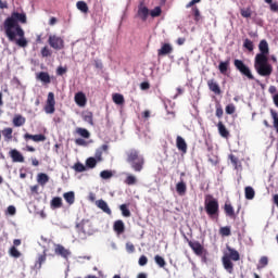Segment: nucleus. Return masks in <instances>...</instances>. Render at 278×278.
<instances>
[{
    "instance_id": "1",
    "label": "nucleus",
    "mask_w": 278,
    "mask_h": 278,
    "mask_svg": "<svg viewBox=\"0 0 278 278\" xmlns=\"http://www.w3.org/2000/svg\"><path fill=\"white\" fill-rule=\"evenodd\" d=\"M18 23L22 25L27 24V14L25 12L18 13L14 11L11 13V16L4 20V34L11 42L16 40V36H23V27Z\"/></svg>"
},
{
    "instance_id": "2",
    "label": "nucleus",
    "mask_w": 278,
    "mask_h": 278,
    "mask_svg": "<svg viewBox=\"0 0 278 278\" xmlns=\"http://www.w3.org/2000/svg\"><path fill=\"white\" fill-rule=\"evenodd\" d=\"M233 262H240V252L227 245L226 251H224V254L222 257V263L225 270H227L229 275L233 274Z\"/></svg>"
},
{
    "instance_id": "3",
    "label": "nucleus",
    "mask_w": 278,
    "mask_h": 278,
    "mask_svg": "<svg viewBox=\"0 0 278 278\" xmlns=\"http://www.w3.org/2000/svg\"><path fill=\"white\" fill-rule=\"evenodd\" d=\"M126 162L135 173H142L144 168V156L137 149H130L126 152Z\"/></svg>"
},
{
    "instance_id": "4",
    "label": "nucleus",
    "mask_w": 278,
    "mask_h": 278,
    "mask_svg": "<svg viewBox=\"0 0 278 278\" xmlns=\"http://www.w3.org/2000/svg\"><path fill=\"white\" fill-rule=\"evenodd\" d=\"M254 68L261 77L273 75V65L268 63V59H254Z\"/></svg>"
},
{
    "instance_id": "5",
    "label": "nucleus",
    "mask_w": 278,
    "mask_h": 278,
    "mask_svg": "<svg viewBox=\"0 0 278 278\" xmlns=\"http://www.w3.org/2000/svg\"><path fill=\"white\" fill-rule=\"evenodd\" d=\"M204 207H205V212H206L207 216H210V218H214V217L218 216V214L220 212L218 200H216L214 198V195H212V194L205 195Z\"/></svg>"
},
{
    "instance_id": "6",
    "label": "nucleus",
    "mask_w": 278,
    "mask_h": 278,
    "mask_svg": "<svg viewBox=\"0 0 278 278\" xmlns=\"http://www.w3.org/2000/svg\"><path fill=\"white\" fill-rule=\"evenodd\" d=\"M233 66L239 71V73L243 75V77H247V79H250V81H255V76H253L251 67L244 64V61L240 59H235Z\"/></svg>"
},
{
    "instance_id": "7",
    "label": "nucleus",
    "mask_w": 278,
    "mask_h": 278,
    "mask_svg": "<svg viewBox=\"0 0 278 278\" xmlns=\"http://www.w3.org/2000/svg\"><path fill=\"white\" fill-rule=\"evenodd\" d=\"M49 46L55 51H62L64 49V39L56 35H50L48 38Z\"/></svg>"
},
{
    "instance_id": "8",
    "label": "nucleus",
    "mask_w": 278,
    "mask_h": 278,
    "mask_svg": "<svg viewBox=\"0 0 278 278\" xmlns=\"http://www.w3.org/2000/svg\"><path fill=\"white\" fill-rule=\"evenodd\" d=\"M258 50L260 53L255 55L254 60L268 59V53H270V50L268 48V41H266V39L260 41Z\"/></svg>"
},
{
    "instance_id": "9",
    "label": "nucleus",
    "mask_w": 278,
    "mask_h": 278,
    "mask_svg": "<svg viewBox=\"0 0 278 278\" xmlns=\"http://www.w3.org/2000/svg\"><path fill=\"white\" fill-rule=\"evenodd\" d=\"M46 114H54L55 113V93L49 92L48 98L45 105Z\"/></svg>"
},
{
    "instance_id": "10",
    "label": "nucleus",
    "mask_w": 278,
    "mask_h": 278,
    "mask_svg": "<svg viewBox=\"0 0 278 278\" xmlns=\"http://www.w3.org/2000/svg\"><path fill=\"white\" fill-rule=\"evenodd\" d=\"M45 262H47V250H45L43 253L37 255L35 264L30 267V270H34V273L38 274Z\"/></svg>"
},
{
    "instance_id": "11",
    "label": "nucleus",
    "mask_w": 278,
    "mask_h": 278,
    "mask_svg": "<svg viewBox=\"0 0 278 278\" xmlns=\"http://www.w3.org/2000/svg\"><path fill=\"white\" fill-rule=\"evenodd\" d=\"M188 245L190 249H192L193 253L195 255H203L204 248L199 241H190V239H187Z\"/></svg>"
},
{
    "instance_id": "12",
    "label": "nucleus",
    "mask_w": 278,
    "mask_h": 278,
    "mask_svg": "<svg viewBox=\"0 0 278 278\" xmlns=\"http://www.w3.org/2000/svg\"><path fill=\"white\" fill-rule=\"evenodd\" d=\"M24 140L26 142H29V140H33V142H45V140H47V136L39 134V135H30L28 132H26L24 135Z\"/></svg>"
},
{
    "instance_id": "13",
    "label": "nucleus",
    "mask_w": 278,
    "mask_h": 278,
    "mask_svg": "<svg viewBox=\"0 0 278 278\" xmlns=\"http://www.w3.org/2000/svg\"><path fill=\"white\" fill-rule=\"evenodd\" d=\"M9 155L12 159V162H18L21 164L25 162V156H23V154L16 149L11 150Z\"/></svg>"
},
{
    "instance_id": "14",
    "label": "nucleus",
    "mask_w": 278,
    "mask_h": 278,
    "mask_svg": "<svg viewBox=\"0 0 278 278\" xmlns=\"http://www.w3.org/2000/svg\"><path fill=\"white\" fill-rule=\"evenodd\" d=\"M54 253L55 255H61V257H64L65 260L68 258V256L71 255V251L66 250V248H64V245L62 244L55 245Z\"/></svg>"
},
{
    "instance_id": "15",
    "label": "nucleus",
    "mask_w": 278,
    "mask_h": 278,
    "mask_svg": "<svg viewBox=\"0 0 278 278\" xmlns=\"http://www.w3.org/2000/svg\"><path fill=\"white\" fill-rule=\"evenodd\" d=\"M169 53H173V46L170 43H163L161 49L157 50L159 58L169 55Z\"/></svg>"
},
{
    "instance_id": "16",
    "label": "nucleus",
    "mask_w": 278,
    "mask_h": 278,
    "mask_svg": "<svg viewBox=\"0 0 278 278\" xmlns=\"http://www.w3.org/2000/svg\"><path fill=\"white\" fill-rule=\"evenodd\" d=\"M113 229L115 233H117V236L125 233V223L123 222V219L115 220L113 224Z\"/></svg>"
},
{
    "instance_id": "17",
    "label": "nucleus",
    "mask_w": 278,
    "mask_h": 278,
    "mask_svg": "<svg viewBox=\"0 0 278 278\" xmlns=\"http://www.w3.org/2000/svg\"><path fill=\"white\" fill-rule=\"evenodd\" d=\"M207 87L211 90V92H214V94H222L223 93V91L220 90V86L214 79L207 80Z\"/></svg>"
},
{
    "instance_id": "18",
    "label": "nucleus",
    "mask_w": 278,
    "mask_h": 278,
    "mask_svg": "<svg viewBox=\"0 0 278 278\" xmlns=\"http://www.w3.org/2000/svg\"><path fill=\"white\" fill-rule=\"evenodd\" d=\"M75 103L79 105V108L86 106L87 99H86V93L85 92H77L74 97Z\"/></svg>"
},
{
    "instance_id": "19",
    "label": "nucleus",
    "mask_w": 278,
    "mask_h": 278,
    "mask_svg": "<svg viewBox=\"0 0 278 278\" xmlns=\"http://www.w3.org/2000/svg\"><path fill=\"white\" fill-rule=\"evenodd\" d=\"M176 147H177L178 151H181L182 153H187V151H188V143H186V140L182 139L181 136H178L176 138Z\"/></svg>"
},
{
    "instance_id": "20",
    "label": "nucleus",
    "mask_w": 278,
    "mask_h": 278,
    "mask_svg": "<svg viewBox=\"0 0 278 278\" xmlns=\"http://www.w3.org/2000/svg\"><path fill=\"white\" fill-rule=\"evenodd\" d=\"M96 205H97V207H99V210H102V212H104V214H109V215L112 214V210L108 205V202H105L104 200L96 201Z\"/></svg>"
},
{
    "instance_id": "21",
    "label": "nucleus",
    "mask_w": 278,
    "mask_h": 278,
    "mask_svg": "<svg viewBox=\"0 0 278 278\" xmlns=\"http://www.w3.org/2000/svg\"><path fill=\"white\" fill-rule=\"evenodd\" d=\"M27 119L23 115L16 114L13 117L12 124L13 127H23V125H25Z\"/></svg>"
},
{
    "instance_id": "22",
    "label": "nucleus",
    "mask_w": 278,
    "mask_h": 278,
    "mask_svg": "<svg viewBox=\"0 0 278 278\" xmlns=\"http://www.w3.org/2000/svg\"><path fill=\"white\" fill-rule=\"evenodd\" d=\"M224 212L229 218H236V211L233 210V206L231 204L225 203Z\"/></svg>"
},
{
    "instance_id": "23",
    "label": "nucleus",
    "mask_w": 278,
    "mask_h": 278,
    "mask_svg": "<svg viewBox=\"0 0 278 278\" xmlns=\"http://www.w3.org/2000/svg\"><path fill=\"white\" fill-rule=\"evenodd\" d=\"M218 134L222 136V138H229V131L227 130V127L223 122H218L217 124Z\"/></svg>"
},
{
    "instance_id": "24",
    "label": "nucleus",
    "mask_w": 278,
    "mask_h": 278,
    "mask_svg": "<svg viewBox=\"0 0 278 278\" xmlns=\"http://www.w3.org/2000/svg\"><path fill=\"white\" fill-rule=\"evenodd\" d=\"M244 194L248 201H253V199H255V189H253L251 186H248L244 188Z\"/></svg>"
},
{
    "instance_id": "25",
    "label": "nucleus",
    "mask_w": 278,
    "mask_h": 278,
    "mask_svg": "<svg viewBox=\"0 0 278 278\" xmlns=\"http://www.w3.org/2000/svg\"><path fill=\"white\" fill-rule=\"evenodd\" d=\"M188 190V187L186 186V182H184V180L179 181L176 185V192L180 195L184 197V194H186V191Z\"/></svg>"
},
{
    "instance_id": "26",
    "label": "nucleus",
    "mask_w": 278,
    "mask_h": 278,
    "mask_svg": "<svg viewBox=\"0 0 278 278\" xmlns=\"http://www.w3.org/2000/svg\"><path fill=\"white\" fill-rule=\"evenodd\" d=\"M113 102L115 105H125V97L121 93H113L112 94Z\"/></svg>"
},
{
    "instance_id": "27",
    "label": "nucleus",
    "mask_w": 278,
    "mask_h": 278,
    "mask_svg": "<svg viewBox=\"0 0 278 278\" xmlns=\"http://www.w3.org/2000/svg\"><path fill=\"white\" fill-rule=\"evenodd\" d=\"M37 181L39 186H46L47 184H49V175L45 173H39L37 175Z\"/></svg>"
},
{
    "instance_id": "28",
    "label": "nucleus",
    "mask_w": 278,
    "mask_h": 278,
    "mask_svg": "<svg viewBox=\"0 0 278 278\" xmlns=\"http://www.w3.org/2000/svg\"><path fill=\"white\" fill-rule=\"evenodd\" d=\"M138 16L141 18V21H147V18H149V8L140 7L138 10Z\"/></svg>"
},
{
    "instance_id": "29",
    "label": "nucleus",
    "mask_w": 278,
    "mask_h": 278,
    "mask_svg": "<svg viewBox=\"0 0 278 278\" xmlns=\"http://www.w3.org/2000/svg\"><path fill=\"white\" fill-rule=\"evenodd\" d=\"M63 199H65V201H66V203H68V205H73V203H75V192H73V191L65 192L63 194Z\"/></svg>"
},
{
    "instance_id": "30",
    "label": "nucleus",
    "mask_w": 278,
    "mask_h": 278,
    "mask_svg": "<svg viewBox=\"0 0 278 278\" xmlns=\"http://www.w3.org/2000/svg\"><path fill=\"white\" fill-rule=\"evenodd\" d=\"M50 205L52 210H60V207H62V198L60 197L53 198L50 202Z\"/></svg>"
},
{
    "instance_id": "31",
    "label": "nucleus",
    "mask_w": 278,
    "mask_h": 278,
    "mask_svg": "<svg viewBox=\"0 0 278 278\" xmlns=\"http://www.w3.org/2000/svg\"><path fill=\"white\" fill-rule=\"evenodd\" d=\"M37 78L43 84H51V76H49V73L47 72H40Z\"/></svg>"
},
{
    "instance_id": "32",
    "label": "nucleus",
    "mask_w": 278,
    "mask_h": 278,
    "mask_svg": "<svg viewBox=\"0 0 278 278\" xmlns=\"http://www.w3.org/2000/svg\"><path fill=\"white\" fill-rule=\"evenodd\" d=\"M20 37V39L16 40V45L18 47H22L23 49H25V47H27V39L25 38V30H23V35H17Z\"/></svg>"
},
{
    "instance_id": "33",
    "label": "nucleus",
    "mask_w": 278,
    "mask_h": 278,
    "mask_svg": "<svg viewBox=\"0 0 278 278\" xmlns=\"http://www.w3.org/2000/svg\"><path fill=\"white\" fill-rule=\"evenodd\" d=\"M119 210L124 218H129L131 216V211H129V207L127 206V204L119 205Z\"/></svg>"
},
{
    "instance_id": "34",
    "label": "nucleus",
    "mask_w": 278,
    "mask_h": 278,
    "mask_svg": "<svg viewBox=\"0 0 278 278\" xmlns=\"http://www.w3.org/2000/svg\"><path fill=\"white\" fill-rule=\"evenodd\" d=\"M137 181L138 179L136 178V176L128 174V176L124 180V184H126V186H136Z\"/></svg>"
},
{
    "instance_id": "35",
    "label": "nucleus",
    "mask_w": 278,
    "mask_h": 278,
    "mask_svg": "<svg viewBox=\"0 0 278 278\" xmlns=\"http://www.w3.org/2000/svg\"><path fill=\"white\" fill-rule=\"evenodd\" d=\"M218 70H219V73H222V75H225L227 71H229V60L225 62H220L218 65Z\"/></svg>"
},
{
    "instance_id": "36",
    "label": "nucleus",
    "mask_w": 278,
    "mask_h": 278,
    "mask_svg": "<svg viewBox=\"0 0 278 278\" xmlns=\"http://www.w3.org/2000/svg\"><path fill=\"white\" fill-rule=\"evenodd\" d=\"M76 8L80 12H84V14H88V4L85 1H78Z\"/></svg>"
},
{
    "instance_id": "37",
    "label": "nucleus",
    "mask_w": 278,
    "mask_h": 278,
    "mask_svg": "<svg viewBox=\"0 0 278 278\" xmlns=\"http://www.w3.org/2000/svg\"><path fill=\"white\" fill-rule=\"evenodd\" d=\"M240 14L243 18H251L253 11L250 7L240 10Z\"/></svg>"
},
{
    "instance_id": "38",
    "label": "nucleus",
    "mask_w": 278,
    "mask_h": 278,
    "mask_svg": "<svg viewBox=\"0 0 278 278\" xmlns=\"http://www.w3.org/2000/svg\"><path fill=\"white\" fill-rule=\"evenodd\" d=\"M76 134H78V136H80L81 138H90V131H88V129L86 128H77Z\"/></svg>"
},
{
    "instance_id": "39",
    "label": "nucleus",
    "mask_w": 278,
    "mask_h": 278,
    "mask_svg": "<svg viewBox=\"0 0 278 278\" xmlns=\"http://www.w3.org/2000/svg\"><path fill=\"white\" fill-rule=\"evenodd\" d=\"M13 131L14 130L11 127L4 128L2 130V136L4 137L5 140H12Z\"/></svg>"
},
{
    "instance_id": "40",
    "label": "nucleus",
    "mask_w": 278,
    "mask_h": 278,
    "mask_svg": "<svg viewBox=\"0 0 278 278\" xmlns=\"http://www.w3.org/2000/svg\"><path fill=\"white\" fill-rule=\"evenodd\" d=\"M270 115H271V118L274 121V127L278 134V114H277V111L275 110H270Z\"/></svg>"
},
{
    "instance_id": "41",
    "label": "nucleus",
    "mask_w": 278,
    "mask_h": 278,
    "mask_svg": "<svg viewBox=\"0 0 278 278\" xmlns=\"http://www.w3.org/2000/svg\"><path fill=\"white\" fill-rule=\"evenodd\" d=\"M229 160H230L232 166H235L236 170H238V167L241 166L240 165V160L233 154L229 155Z\"/></svg>"
},
{
    "instance_id": "42",
    "label": "nucleus",
    "mask_w": 278,
    "mask_h": 278,
    "mask_svg": "<svg viewBox=\"0 0 278 278\" xmlns=\"http://www.w3.org/2000/svg\"><path fill=\"white\" fill-rule=\"evenodd\" d=\"M100 177L101 179H112V177H114V174L112 173V170L104 169L100 173Z\"/></svg>"
},
{
    "instance_id": "43",
    "label": "nucleus",
    "mask_w": 278,
    "mask_h": 278,
    "mask_svg": "<svg viewBox=\"0 0 278 278\" xmlns=\"http://www.w3.org/2000/svg\"><path fill=\"white\" fill-rule=\"evenodd\" d=\"M154 262L155 264H157V266H160L161 268H164V266H166V261L164 260V257L160 256V255H155L154 256Z\"/></svg>"
},
{
    "instance_id": "44",
    "label": "nucleus",
    "mask_w": 278,
    "mask_h": 278,
    "mask_svg": "<svg viewBox=\"0 0 278 278\" xmlns=\"http://www.w3.org/2000/svg\"><path fill=\"white\" fill-rule=\"evenodd\" d=\"M150 15L152 16V18H157V16L162 15V8L161 7H156L153 10L150 11Z\"/></svg>"
},
{
    "instance_id": "45",
    "label": "nucleus",
    "mask_w": 278,
    "mask_h": 278,
    "mask_svg": "<svg viewBox=\"0 0 278 278\" xmlns=\"http://www.w3.org/2000/svg\"><path fill=\"white\" fill-rule=\"evenodd\" d=\"M86 166H87V168H94L97 166V159L88 157L86 160Z\"/></svg>"
},
{
    "instance_id": "46",
    "label": "nucleus",
    "mask_w": 278,
    "mask_h": 278,
    "mask_svg": "<svg viewBox=\"0 0 278 278\" xmlns=\"http://www.w3.org/2000/svg\"><path fill=\"white\" fill-rule=\"evenodd\" d=\"M220 236H231V228L229 226L222 227L219 229Z\"/></svg>"
},
{
    "instance_id": "47",
    "label": "nucleus",
    "mask_w": 278,
    "mask_h": 278,
    "mask_svg": "<svg viewBox=\"0 0 278 278\" xmlns=\"http://www.w3.org/2000/svg\"><path fill=\"white\" fill-rule=\"evenodd\" d=\"M192 12H193L195 23H199V21H201V11L199 10V8L194 7L192 9Z\"/></svg>"
},
{
    "instance_id": "48",
    "label": "nucleus",
    "mask_w": 278,
    "mask_h": 278,
    "mask_svg": "<svg viewBox=\"0 0 278 278\" xmlns=\"http://www.w3.org/2000/svg\"><path fill=\"white\" fill-rule=\"evenodd\" d=\"M84 121H85L86 123H89V125H94L92 112H88V113L84 116Z\"/></svg>"
},
{
    "instance_id": "49",
    "label": "nucleus",
    "mask_w": 278,
    "mask_h": 278,
    "mask_svg": "<svg viewBox=\"0 0 278 278\" xmlns=\"http://www.w3.org/2000/svg\"><path fill=\"white\" fill-rule=\"evenodd\" d=\"M74 170H76V173H84L86 170V165L81 163H76L74 165Z\"/></svg>"
},
{
    "instance_id": "50",
    "label": "nucleus",
    "mask_w": 278,
    "mask_h": 278,
    "mask_svg": "<svg viewBox=\"0 0 278 278\" xmlns=\"http://www.w3.org/2000/svg\"><path fill=\"white\" fill-rule=\"evenodd\" d=\"M243 47L248 49V51H253L254 49L253 41H251L250 39H245L243 42Z\"/></svg>"
},
{
    "instance_id": "51",
    "label": "nucleus",
    "mask_w": 278,
    "mask_h": 278,
    "mask_svg": "<svg viewBox=\"0 0 278 278\" xmlns=\"http://www.w3.org/2000/svg\"><path fill=\"white\" fill-rule=\"evenodd\" d=\"M41 55L42 58H51V50L49 47L46 46L41 49Z\"/></svg>"
},
{
    "instance_id": "52",
    "label": "nucleus",
    "mask_w": 278,
    "mask_h": 278,
    "mask_svg": "<svg viewBox=\"0 0 278 278\" xmlns=\"http://www.w3.org/2000/svg\"><path fill=\"white\" fill-rule=\"evenodd\" d=\"M10 255L12 256V257H21V252H18V250L16 249V247H12L11 249H10Z\"/></svg>"
},
{
    "instance_id": "53",
    "label": "nucleus",
    "mask_w": 278,
    "mask_h": 278,
    "mask_svg": "<svg viewBox=\"0 0 278 278\" xmlns=\"http://www.w3.org/2000/svg\"><path fill=\"white\" fill-rule=\"evenodd\" d=\"M223 114H225V112L223 111V106L220 104H217L215 115L217 116V118H223Z\"/></svg>"
},
{
    "instance_id": "54",
    "label": "nucleus",
    "mask_w": 278,
    "mask_h": 278,
    "mask_svg": "<svg viewBox=\"0 0 278 278\" xmlns=\"http://www.w3.org/2000/svg\"><path fill=\"white\" fill-rule=\"evenodd\" d=\"M226 114H236V105L233 103L226 106Z\"/></svg>"
},
{
    "instance_id": "55",
    "label": "nucleus",
    "mask_w": 278,
    "mask_h": 278,
    "mask_svg": "<svg viewBox=\"0 0 278 278\" xmlns=\"http://www.w3.org/2000/svg\"><path fill=\"white\" fill-rule=\"evenodd\" d=\"M149 264V258L146 255L139 257V266H147Z\"/></svg>"
},
{
    "instance_id": "56",
    "label": "nucleus",
    "mask_w": 278,
    "mask_h": 278,
    "mask_svg": "<svg viewBox=\"0 0 278 278\" xmlns=\"http://www.w3.org/2000/svg\"><path fill=\"white\" fill-rule=\"evenodd\" d=\"M126 251L127 253H135L136 252V247L131 242L126 243Z\"/></svg>"
},
{
    "instance_id": "57",
    "label": "nucleus",
    "mask_w": 278,
    "mask_h": 278,
    "mask_svg": "<svg viewBox=\"0 0 278 278\" xmlns=\"http://www.w3.org/2000/svg\"><path fill=\"white\" fill-rule=\"evenodd\" d=\"M68 71V67H62V66H59L56 68V75H59L60 77H62V75H65V73Z\"/></svg>"
},
{
    "instance_id": "58",
    "label": "nucleus",
    "mask_w": 278,
    "mask_h": 278,
    "mask_svg": "<svg viewBox=\"0 0 278 278\" xmlns=\"http://www.w3.org/2000/svg\"><path fill=\"white\" fill-rule=\"evenodd\" d=\"M269 5H270L269 8H270L271 12H278V2L277 1L271 2Z\"/></svg>"
},
{
    "instance_id": "59",
    "label": "nucleus",
    "mask_w": 278,
    "mask_h": 278,
    "mask_svg": "<svg viewBox=\"0 0 278 278\" xmlns=\"http://www.w3.org/2000/svg\"><path fill=\"white\" fill-rule=\"evenodd\" d=\"M260 264H261V266H268V257H266V256H263V257H261V260H260Z\"/></svg>"
},
{
    "instance_id": "60",
    "label": "nucleus",
    "mask_w": 278,
    "mask_h": 278,
    "mask_svg": "<svg viewBox=\"0 0 278 278\" xmlns=\"http://www.w3.org/2000/svg\"><path fill=\"white\" fill-rule=\"evenodd\" d=\"M140 88L141 90H149V88H151V85L147 81H143L140 84Z\"/></svg>"
},
{
    "instance_id": "61",
    "label": "nucleus",
    "mask_w": 278,
    "mask_h": 278,
    "mask_svg": "<svg viewBox=\"0 0 278 278\" xmlns=\"http://www.w3.org/2000/svg\"><path fill=\"white\" fill-rule=\"evenodd\" d=\"M8 213L11 215V216H14V214H16V207H14L13 205H10L8 207Z\"/></svg>"
},
{
    "instance_id": "62",
    "label": "nucleus",
    "mask_w": 278,
    "mask_h": 278,
    "mask_svg": "<svg viewBox=\"0 0 278 278\" xmlns=\"http://www.w3.org/2000/svg\"><path fill=\"white\" fill-rule=\"evenodd\" d=\"M208 162L212 163L213 166H216V164H218V157L217 156H214L213 159L208 157Z\"/></svg>"
},
{
    "instance_id": "63",
    "label": "nucleus",
    "mask_w": 278,
    "mask_h": 278,
    "mask_svg": "<svg viewBox=\"0 0 278 278\" xmlns=\"http://www.w3.org/2000/svg\"><path fill=\"white\" fill-rule=\"evenodd\" d=\"M273 203H274V205H276V207H278V194L277 193L273 195Z\"/></svg>"
},
{
    "instance_id": "64",
    "label": "nucleus",
    "mask_w": 278,
    "mask_h": 278,
    "mask_svg": "<svg viewBox=\"0 0 278 278\" xmlns=\"http://www.w3.org/2000/svg\"><path fill=\"white\" fill-rule=\"evenodd\" d=\"M273 101H274V104L276 105V108H278V93L274 94Z\"/></svg>"
}]
</instances>
